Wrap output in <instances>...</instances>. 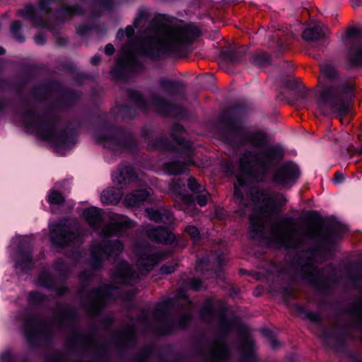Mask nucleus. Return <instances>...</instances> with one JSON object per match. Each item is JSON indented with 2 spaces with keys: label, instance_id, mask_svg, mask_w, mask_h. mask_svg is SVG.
<instances>
[{
  "label": "nucleus",
  "instance_id": "obj_16",
  "mask_svg": "<svg viewBox=\"0 0 362 362\" xmlns=\"http://www.w3.org/2000/svg\"><path fill=\"white\" fill-rule=\"evenodd\" d=\"M131 98L132 101L140 108L145 109L151 107L154 108L164 116L171 115L173 107L161 98H154L151 101L144 100L140 92H132Z\"/></svg>",
  "mask_w": 362,
  "mask_h": 362
},
{
  "label": "nucleus",
  "instance_id": "obj_1",
  "mask_svg": "<svg viewBox=\"0 0 362 362\" xmlns=\"http://www.w3.org/2000/svg\"><path fill=\"white\" fill-rule=\"evenodd\" d=\"M237 180L238 183L234 185V197L239 209L236 213L244 216L247 211H253L250 216V237L252 239L279 247L296 248L309 240L328 243L334 236L338 226H325L315 223L297 228L295 220L291 217L279 218L272 223L269 230H266L265 223L275 206L285 205L286 199L283 195L274 197L264 191L252 189L247 195L251 202H247L242 191L245 182L240 176L237 177Z\"/></svg>",
  "mask_w": 362,
  "mask_h": 362
},
{
  "label": "nucleus",
  "instance_id": "obj_36",
  "mask_svg": "<svg viewBox=\"0 0 362 362\" xmlns=\"http://www.w3.org/2000/svg\"><path fill=\"white\" fill-rule=\"evenodd\" d=\"M318 334L326 346L333 349H336V344L341 341L340 338L336 334L333 329L321 327Z\"/></svg>",
  "mask_w": 362,
  "mask_h": 362
},
{
  "label": "nucleus",
  "instance_id": "obj_43",
  "mask_svg": "<svg viewBox=\"0 0 362 362\" xmlns=\"http://www.w3.org/2000/svg\"><path fill=\"white\" fill-rule=\"evenodd\" d=\"M11 32L13 35V38L18 42H24L25 40V36L21 33L22 29V23L16 20L13 21L11 24Z\"/></svg>",
  "mask_w": 362,
  "mask_h": 362
},
{
  "label": "nucleus",
  "instance_id": "obj_11",
  "mask_svg": "<svg viewBox=\"0 0 362 362\" xmlns=\"http://www.w3.org/2000/svg\"><path fill=\"white\" fill-rule=\"evenodd\" d=\"M36 79V73L33 67H28L17 75L8 77L2 81L10 90H25L29 85L33 84Z\"/></svg>",
  "mask_w": 362,
  "mask_h": 362
},
{
  "label": "nucleus",
  "instance_id": "obj_33",
  "mask_svg": "<svg viewBox=\"0 0 362 362\" xmlns=\"http://www.w3.org/2000/svg\"><path fill=\"white\" fill-rule=\"evenodd\" d=\"M198 90H223L216 83V79L212 74H207L196 78Z\"/></svg>",
  "mask_w": 362,
  "mask_h": 362
},
{
  "label": "nucleus",
  "instance_id": "obj_42",
  "mask_svg": "<svg viewBox=\"0 0 362 362\" xmlns=\"http://www.w3.org/2000/svg\"><path fill=\"white\" fill-rule=\"evenodd\" d=\"M93 31H95L98 33L100 32V26L98 23H95L93 25L81 23L76 28V34L81 37H84L91 33Z\"/></svg>",
  "mask_w": 362,
  "mask_h": 362
},
{
  "label": "nucleus",
  "instance_id": "obj_27",
  "mask_svg": "<svg viewBox=\"0 0 362 362\" xmlns=\"http://www.w3.org/2000/svg\"><path fill=\"white\" fill-rule=\"evenodd\" d=\"M86 9L78 4L71 6H62L56 11V18L59 21H64L67 18H72L74 16H84Z\"/></svg>",
  "mask_w": 362,
  "mask_h": 362
},
{
  "label": "nucleus",
  "instance_id": "obj_26",
  "mask_svg": "<svg viewBox=\"0 0 362 362\" xmlns=\"http://www.w3.org/2000/svg\"><path fill=\"white\" fill-rule=\"evenodd\" d=\"M141 43L138 45L136 49L131 54L129 58L124 59L132 76L144 72L146 69L144 62L141 61L137 56H141V54L138 53V49ZM142 57L144 56L142 55Z\"/></svg>",
  "mask_w": 362,
  "mask_h": 362
},
{
  "label": "nucleus",
  "instance_id": "obj_20",
  "mask_svg": "<svg viewBox=\"0 0 362 362\" xmlns=\"http://www.w3.org/2000/svg\"><path fill=\"white\" fill-rule=\"evenodd\" d=\"M18 15L29 19L32 25L35 28H45L47 25V22L43 15L36 11L33 4H28L23 8L19 9Z\"/></svg>",
  "mask_w": 362,
  "mask_h": 362
},
{
  "label": "nucleus",
  "instance_id": "obj_12",
  "mask_svg": "<svg viewBox=\"0 0 362 362\" xmlns=\"http://www.w3.org/2000/svg\"><path fill=\"white\" fill-rule=\"evenodd\" d=\"M98 140L105 147L114 151L128 148L132 144L131 136H125L117 130H109L105 134L100 136Z\"/></svg>",
  "mask_w": 362,
  "mask_h": 362
},
{
  "label": "nucleus",
  "instance_id": "obj_57",
  "mask_svg": "<svg viewBox=\"0 0 362 362\" xmlns=\"http://www.w3.org/2000/svg\"><path fill=\"white\" fill-rule=\"evenodd\" d=\"M176 267V264L173 262H170L166 264L163 265L160 267V273L163 274H170L175 272Z\"/></svg>",
  "mask_w": 362,
  "mask_h": 362
},
{
  "label": "nucleus",
  "instance_id": "obj_9",
  "mask_svg": "<svg viewBox=\"0 0 362 362\" xmlns=\"http://www.w3.org/2000/svg\"><path fill=\"white\" fill-rule=\"evenodd\" d=\"M25 124L33 129L43 139L53 140L57 137V125L46 115L30 113L26 117Z\"/></svg>",
  "mask_w": 362,
  "mask_h": 362
},
{
  "label": "nucleus",
  "instance_id": "obj_10",
  "mask_svg": "<svg viewBox=\"0 0 362 362\" xmlns=\"http://www.w3.org/2000/svg\"><path fill=\"white\" fill-rule=\"evenodd\" d=\"M300 174V169L296 163L286 162L275 169L272 179L276 185L290 187L296 182Z\"/></svg>",
  "mask_w": 362,
  "mask_h": 362
},
{
  "label": "nucleus",
  "instance_id": "obj_63",
  "mask_svg": "<svg viewBox=\"0 0 362 362\" xmlns=\"http://www.w3.org/2000/svg\"><path fill=\"white\" fill-rule=\"evenodd\" d=\"M134 111L128 107H121L119 110V113L121 115L122 117H132L133 113Z\"/></svg>",
  "mask_w": 362,
  "mask_h": 362
},
{
  "label": "nucleus",
  "instance_id": "obj_17",
  "mask_svg": "<svg viewBox=\"0 0 362 362\" xmlns=\"http://www.w3.org/2000/svg\"><path fill=\"white\" fill-rule=\"evenodd\" d=\"M48 332L47 325L42 320L30 317L25 323V334L30 344L43 338Z\"/></svg>",
  "mask_w": 362,
  "mask_h": 362
},
{
  "label": "nucleus",
  "instance_id": "obj_51",
  "mask_svg": "<svg viewBox=\"0 0 362 362\" xmlns=\"http://www.w3.org/2000/svg\"><path fill=\"white\" fill-rule=\"evenodd\" d=\"M73 80L78 86H81L86 81L90 79L91 76L85 72H78L76 70L75 74H73Z\"/></svg>",
  "mask_w": 362,
  "mask_h": 362
},
{
  "label": "nucleus",
  "instance_id": "obj_15",
  "mask_svg": "<svg viewBox=\"0 0 362 362\" xmlns=\"http://www.w3.org/2000/svg\"><path fill=\"white\" fill-rule=\"evenodd\" d=\"M112 293V288L106 285L100 286L98 290L93 291L86 305L88 311L93 315L96 314L105 305Z\"/></svg>",
  "mask_w": 362,
  "mask_h": 362
},
{
  "label": "nucleus",
  "instance_id": "obj_18",
  "mask_svg": "<svg viewBox=\"0 0 362 362\" xmlns=\"http://www.w3.org/2000/svg\"><path fill=\"white\" fill-rule=\"evenodd\" d=\"M229 356V351L225 340L222 337H217L213 341L210 348L206 353V357L211 362H222Z\"/></svg>",
  "mask_w": 362,
  "mask_h": 362
},
{
  "label": "nucleus",
  "instance_id": "obj_4",
  "mask_svg": "<svg viewBox=\"0 0 362 362\" xmlns=\"http://www.w3.org/2000/svg\"><path fill=\"white\" fill-rule=\"evenodd\" d=\"M282 69H288L286 74H281L276 78L279 88L287 90H316L314 88H308L300 81L291 74L293 65L291 62L284 61ZM318 83L322 87L317 90H355L352 81L346 79L338 70L331 64L320 67V76Z\"/></svg>",
  "mask_w": 362,
  "mask_h": 362
},
{
  "label": "nucleus",
  "instance_id": "obj_2",
  "mask_svg": "<svg viewBox=\"0 0 362 362\" xmlns=\"http://www.w3.org/2000/svg\"><path fill=\"white\" fill-rule=\"evenodd\" d=\"M201 35V29L193 23H189L178 29L176 38L173 41L165 42L151 37L145 38L138 53L153 62H158L166 54L185 53Z\"/></svg>",
  "mask_w": 362,
  "mask_h": 362
},
{
  "label": "nucleus",
  "instance_id": "obj_29",
  "mask_svg": "<svg viewBox=\"0 0 362 362\" xmlns=\"http://www.w3.org/2000/svg\"><path fill=\"white\" fill-rule=\"evenodd\" d=\"M248 58L252 65L259 68L268 66L272 62L271 55L261 49L250 52Z\"/></svg>",
  "mask_w": 362,
  "mask_h": 362
},
{
  "label": "nucleus",
  "instance_id": "obj_22",
  "mask_svg": "<svg viewBox=\"0 0 362 362\" xmlns=\"http://www.w3.org/2000/svg\"><path fill=\"white\" fill-rule=\"evenodd\" d=\"M329 36V30L327 27H322L315 24L311 28H307L302 33V37L307 42L323 41Z\"/></svg>",
  "mask_w": 362,
  "mask_h": 362
},
{
  "label": "nucleus",
  "instance_id": "obj_21",
  "mask_svg": "<svg viewBox=\"0 0 362 362\" xmlns=\"http://www.w3.org/2000/svg\"><path fill=\"white\" fill-rule=\"evenodd\" d=\"M139 274L131 270L127 262H122L115 273V279L122 284H132L139 280Z\"/></svg>",
  "mask_w": 362,
  "mask_h": 362
},
{
  "label": "nucleus",
  "instance_id": "obj_25",
  "mask_svg": "<svg viewBox=\"0 0 362 362\" xmlns=\"http://www.w3.org/2000/svg\"><path fill=\"white\" fill-rule=\"evenodd\" d=\"M139 255L136 265L141 274L149 272L160 259L158 255L147 252Z\"/></svg>",
  "mask_w": 362,
  "mask_h": 362
},
{
  "label": "nucleus",
  "instance_id": "obj_53",
  "mask_svg": "<svg viewBox=\"0 0 362 362\" xmlns=\"http://www.w3.org/2000/svg\"><path fill=\"white\" fill-rule=\"evenodd\" d=\"M197 194V203L202 206H205L209 199V194L208 192L206 191L204 188H203L202 190H199V192Z\"/></svg>",
  "mask_w": 362,
  "mask_h": 362
},
{
  "label": "nucleus",
  "instance_id": "obj_37",
  "mask_svg": "<svg viewBox=\"0 0 362 362\" xmlns=\"http://www.w3.org/2000/svg\"><path fill=\"white\" fill-rule=\"evenodd\" d=\"M146 214L149 219L154 221H161L165 223H170L173 221V215L170 212L164 211L160 212L152 209H146Z\"/></svg>",
  "mask_w": 362,
  "mask_h": 362
},
{
  "label": "nucleus",
  "instance_id": "obj_35",
  "mask_svg": "<svg viewBox=\"0 0 362 362\" xmlns=\"http://www.w3.org/2000/svg\"><path fill=\"white\" fill-rule=\"evenodd\" d=\"M83 216L88 223L93 228L98 229L102 224V211L95 207L84 210Z\"/></svg>",
  "mask_w": 362,
  "mask_h": 362
},
{
  "label": "nucleus",
  "instance_id": "obj_23",
  "mask_svg": "<svg viewBox=\"0 0 362 362\" xmlns=\"http://www.w3.org/2000/svg\"><path fill=\"white\" fill-rule=\"evenodd\" d=\"M152 194L151 189H144L133 191L126 195L124 204L128 207H137L148 201Z\"/></svg>",
  "mask_w": 362,
  "mask_h": 362
},
{
  "label": "nucleus",
  "instance_id": "obj_19",
  "mask_svg": "<svg viewBox=\"0 0 362 362\" xmlns=\"http://www.w3.org/2000/svg\"><path fill=\"white\" fill-rule=\"evenodd\" d=\"M247 51L246 46H240L236 49L225 48L220 52V57L230 65L242 64L245 60Z\"/></svg>",
  "mask_w": 362,
  "mask_h": 362
},
{
  "label": "nucleus",
  "instance_id": "obj_14",
  "mask_svg": "<svg viewBox=\"0 0 362 362\" xmlns=\"http://www.w3.org/2000/svg\"><path fill=\"white\" fill-rule=\"evenodd\" d=\"M52 241L57 245L64 246L73 241L77 236L74 229L64 221L50 226Z\"/></svg>",
  "mask_w": 362,
  "mask_h": 362
},
{
  "label": "nucleus",
  "instance_id": "obj_52",
  "mask_svg": "<svg viewBox=\"0 0 362 362\" xmlns=\"http://www.w3.org/2000/svg\"><path fill=\"white\" fill-rule=\"evenodd\" d=\"M176 20L174 16L168 14H158L153 19V23L156 24H163L164 23H173Z\"/></svg>",
  "mask_w": 362,
  "mask_h": 362
},
{
  "label": "nucleus",
  "instance_id": "obj_48",
  "mask_svg": "<svg viewBox=\"0 0 362 362\" xmlns=\"http://www.w3.org/2000/svg\"><path fill=\"white\" fill-rule=\"evenodd\" d=\"M40 286L46 288H50L54 286V281L51 275L47 272H43L40 274L38 279Z\"/></svg>",
  "mask_w": 362,
  "mask_h": 362
},
{
  "label": "nucleus",
  "instance_id": "obj_64",
  "mask_svg": "<svg viewBox=\"0 0 362 362\" xmlns=\"http://www.w3.org/2000/svg\"><path fill=\"white\" fill-rule=\"evenodd\" d=\"M354 313L359 316L362 317V298L358 299L354 306Z\"/></svg>",
  "mask_w": 362,
  "mask_h": 362
},
{
  "label": "nucleus",
  "instance_id": "obj_55",
  "mask_svg": "<svg viewBox=\"0 0 362 362\" xmlns=\"http://www.w3.org/2000/svg\"><path fill=\"white\" fill-rule=\"evenodd\" d=\"M52 0H37L39 9L45 13H50Z\"/></svg>",
  "mask_w": 362,
  "mask_h": 362
},
{
  "label": "nucleus",
  "instance_id": "obj_3",
  "mask_svg": "<svg viewBox=\"0 0 362 362\" xmlns=\"http://www.w3.org/2000/svg\"><path fill=\"white\" fill-rule=\"evenodd\" d=\"M251 145L258 148L245 151L240 159L241 170L258 180H262L269 173L274 161L284 156L282 150L276 146H266L265 134L257 133L250 138Z\"/></svg>",
  "mask_w": 362,
  "mask_h": 362
},
{
  "label": "nucleus",
  "instance_id": "obj_13",
  "mask_svg": "<svg viewBox=\"0 0 362 362\" xmlns=\"http://www.w3.org/2000/svg\"><path fill=\"white\" fill-rule=\"evenodd\" d=\"M135 226V223L125 216L115 214L110 217L109 223L102 230L104 237L119 235Z\"/></svg>",
  "mask_w": 362,
  "mask_h": 362
},
{
  "label": "nucleus",
  "instance_id": "obj_62",
  "mask_svg": "<svg viewBox=\"0 0 362 362\" xmlns=\"http://www.w3.org/2000/svg\"><path fill=\"white\" fill-rule=\"evenodd\" d=\"M228 130L230 134L236 137H240L241 136V132L236 124L230 122L228 127Z\"/></svg>",
  "mask_w": 362,
  "mask_h": 362
},
{
  "label": "nucleus",
  "instance_id": "obj_45",
  "mask_svg": "<svg viewBox=\"0 0 362 362\" xmlns=\"http://www.w3.org/2000/svg\"><path fill=\"white\" fill-rule=\"evenodd\" d=\"M168 305L165 303L159 304L155 310L153 317L156 320L165 322L166 321V309Z\"/></svg>",
  "mask_w": 362,
  "mask_h": 362
},
{
  "label": "nucleus",
  "instance_id": "obj_58",
  "mask_svg": "<svg viewBox=\"0 0 362 362\" xmlns=\"http://www.w3.org/2000/svg\"><path fill=\"white\" fill-rule=\"evenodd\" d=\"M147 18H148L147 13L143 11H140L137 13V16H136V18L134 19L132 25H134L136 28H137L139 26L141 22L146 20Z\"/></svg>",
  "mask_w": 362,
  "mask_h": 362
},
{
  "label": "nucleus",
  "instance_id": "obj_40",
  "mask_svg": "<svg viewBox=\"0 0 362 362\" xmlns=\"http://www.w3.org/2000/svg\"><path fill=\"white\" fill-rule=\"evenodd\" d=\"M243 362H253L255 354L253 351V341L250 338L246 339L242 345Z\"/></svg>",
  "mask_w": 362,
  "mask_h": 362
},
{
  "label": "nucleus",
  "instance_id": "obj_59",
  "mask_svg": "<svg viewBox=\"0 0 362 362\" xmlns=\"http://www.w3.org/2000/svg\"><path fill=\"white\" fill-rule=\"evenodd\" d=\"M147 18H148L147 13L143 11H140L137 13V16H136V18L134 19L132 25H134L136 28H137L139 26L141 22L146 20Z\"/></svg>",
  "mask_w": 362,
  "mask_h": 362
},
{
  "label": "nucleus",
  "instance_id": "obj_31",
  "mask_svg": "<svg viewBox=\"0 0 362 362\" xmlns=\"http://www.w3.org/2000/svg\"><path fill=\"white\" fill-rule=\"evenodd\" d=\"M147 234L150 239L158 243L168 244L174 240V235L163 227L151 228Z\"/></svg>",
  "mask_w": 362,
  "mask_h": 362
},
{
  "label": "nucleus",
  "instance_id": "obj_61",
  "mask_svg": "<svg viewBox=\"0 0 362 362\" xmlns=\"http://www.w3.org/2000/svg\"><path fill=\"white\" fill-rule=\"evenodd\" d=\"M60 69L64 71H67L71 74H75L76 67L69 62H65L61 64Z\"/></svg>",
  "mask_w": 362,
  "mask_h": 362
},
{
  "label": "nucleus",
  "instance_id": "obj_50",
  "mask_svg": "<svg viewBox=\"0 0 362 362\" xmlns=\"http://www.w3.org/2000/svg\"><path fill=\"white\" fill-rule=\"evenodd\" d=\"M48 199L49 203L53 204H60L64 202L63 195L56 190H52L50 192Z\"/></svg>",
  "mask_w": 362,
  "mask_h": 362
},
{
  "label": "nucleus",
  "instance_id": "obj_5",
  "mask_svg": "<svg viewBox=\"0 0 362 362\" xmlns=\"http://www.w3.org/2000/svg\"><path fill=\"white\" fill-rule=\"evenodd\" d=\"M280 92L276 98L287 100L290 103H305L314 98L323 114L329 112L345 113L349 107L353 92Z\"/></svg>",
  "mask_w": 362,
  "mask_h": 362
},
{
  "label": "nucleus",
  "instance_id": "obj_41",
  "mask_svg": "<svg viewBox=\"0 0 362 362\" xmlns=\"http://www.w3.org/2000/svg\"><path fill=\"white\" fill-rule=\"evenodd\" d=\"M218 330L220 334L223 335H226L230 332L234 326V321L228 319L223 315H218Z\"/></svg>",
  "mask_w": 362,
  "mask_h": 362
},
{
  "label": "nucleus",
  "instance_id": "obj_44",
  "mask_svg": "<svg viewBox=\"0 0 362 362\" xmlns=\"http://www.w3.org/2000/svg\"><path fill=\"white\" fill-rule=\"evenodd\" d=\"M201 316L205 321H211L214 317L213 303L211 300H206L201 311Z\"/></svg>",
  "mask_w": 362,
  "mask_h": 362
},
{
  "label": "nucleus",
  "instance_id": "obj_38",
  "mask_svg": "<svg viewBox=\"0 0 362 362\" xmlns=\"http://www.w3.org/2000/svg\"><path fill=\"white\" fill-rule=\"evenodd\" d=\"M349 60L352 66H362V45L355 44L349 49Z\"/></svg>",
  "mask_w": 362,
  "mask_h": 362
},
{
  "label": "nucleus",
  "instance_id": "obj_39",
  "mask_svg": "<svg viewBox=\"0 0 362 362\" xmlns=\"http://www.w3.org/2000/svg\"><path fill=\"white\" fill-rule=\"evenodd\" d=\"M134 175V171L131 167H124L114 177V181L119 185H125L129 182Z\"/></svg>",
  "mask_w": 362,
  "mask_h": 362
},
{
  "label": "nucleus",
  "instance_id": "obj_6",
  "mask_svg": "<svg viewBox=\"0 0 362 362\" xmlns=\"http://www.w3.org/2000/svg\"><path fill=\"white\" fill-rule=\"evenodd\" d=\"M317 252L306 251L298 257L295 267L297 273L303 280L322 288L335 281V270L332 266H328L325 270L317 271L314 266Z\"/></svg>",
  "mask_w": 362,
  "mask_h": 362
},
{
  "label": "nucleus",
  "instance_id": "obj_24",
  "mask_svg": "<svg viewBox=\"0 0 362 362\" xmlns=\"http://www.w3.org/2000/svg\"><path fill=\"white\" fill-rule=\"evenodd\" d=\"M90 4V18H100L105 11H112L114 8V0H89Z\"/></svg>",
  "mask_w": 362,
  "mask_h": 362
},
{
  "label": "nucleus",
  "instance_id": "obj_7",
  "mask_svg": "<svg viewBox=\"0 0 362 362\" xmlns=\"http://www.w3.org/2000/svg\"><path fill=\"white\" fill-rule=\"evenodd\" d=\"M184 131L182 126L176 124L172 129V136L173 139L180 146L182 158L169 161L163 165V170L169 175H179L184 173L187 166L191 164L192 157L193 156V149L192 144L182 137L177 136L176 133H181Z\"/></svg>",
  "mask_w": 362,
  "mask_h": 362
},
{
  "label": "nucleus",
  "instance_id": "obj_30",
  "mask_svg": "<svg viewBox=\"0 0 362 362\" xmlns=\"http://www.w3.org/2000/svg\"><path fill=\"white\" fill-rule=\"evenodd\" d=\"M110 74L117 81H127L132 77L124 59L117 60L115 66L111 69Z\"/></svg>",
  "mask_w": 362,
  "mask_h": 362
},
{
  "label": "nucleus",
  "instance_id": "obj_56",
  "mask_svg": "<svg viewBox=\"0 0 362 362\" xmlns=\"http://www.w3.org/2000/svg\"><path fill=\"white\" fill-rule=\"evenodd\" d=\"M186 232L189 235L191 238L194 241H197L199 238V231L197 228L192 226H189L186 227Z\"/></svg>",
  "mask_w": 362,
  "mask_h": 362
},
{
  "label": "nucleus",
  "instance_id": "obj_47",
  "mask_svg": "<svg viewBox=\"0 0 362 362\" xmlns=\"http://www.w3.org/2000/svg\"><path fill=\"white\" fill-rule=\"evenodd\" d=\"M134 329L132 327H128L122 329L119 334V340L122 341H129L134 338Z\"/></svg>",
  "mask_w": 362,
  "mask_h": 362
},
{
  "label": "nucleus",
  "instance_id": "obj_8",
  "mask_svg": "<svg viewBox=\"0 0 362 362\" xmlns=\"http://www.w3.org/2000/svg\"><path fill=\"white\" fill-rule=\"evenodd\" d=\"M124 250L122 243L119 240H105L94 243L91 247V261L94 269L101 267L105 257L115 259Z\"/></svg>",
  "mask_w": 362,
  "mask_h": 362
},
{
  "label": "nucleus",
  "instance_id": "obj_54",
  "mask_svg": "<svg viewBox=\"0 0 362 362\" xmlns=\"http://www.w3.org/2000/svg\"><path fill=\"white\" fill-rule=\"evenodd\" d=\"M188 188L193 192L194 194H197L202 190L204 187L197 182V180L194 177H190L188 180Z\"/></svg>",
  "mask_w": 362,
  "mask_h": 362
},
{
  "label": "nucleus",
  "instance_id": "obj_34",
  "mask_svg": "<svg viewBox=\"0 0 362 362\" xmlns=\"http://www.w3.org/2000/svg\"><path fill=\"white\" fill-rule=\"evenodd\" d=\"M123 196L121 188L109 187L101 194V201L105 204H117Z\"/></svg>",
  "mask_w": 362,
  "mask_h": 362
},
{
  "label": "nucleus",
  "instance_id": "obj_32",
  "mask_svg": "<svg viewBox=\"0 0 362 362\" xmlns=\"http://www.w3.org/2000/svg\"><path fill=\"white\" fill-rule=\"evenodd\" d=\"M28 90H73L72 89L66 88L64 84L55 79L44 78L40 81L38 86L32 87Z\"/></svg>",
  "mask_w": 362,
  "mask_h": 362
},
{
  "label": "nucleus",
  "instance_id": "obj_46",
  "mask_svg": "<svg viewBox=\"0 0 362 362\" xmlns=\"http://www.w3.org/2000/svg\"><path fill=\"white\" fill-rule=\"evenodd\" d=\"M262 333L267 339L269 343L271 345V347L273 349H276L281 346V344L280 341L276 339L274 334L271 330L268 329H264L262 330Z\"/></svg>",
  "mask_w": 362,
  "mask_h": 362
},
{
  "label": "nucleus",
  "instance_id": "obj_28",
  "mask_svg": "<svg viewBox=\"0 0 362 362\" xmlns=\"http://www.w3.org/2000/svg\"><path fill=\"white\" fill-rule=\"evenodd\" d=\"M157 85L161 90H186L188 88L187 83L182 78L170 79L160 77Z\"/></svg>",
  "mask_w": 362,
  "mask_h": 362
},
{
  "label": "nucleus",
  "instance_id": "obj_49",
  "mask_svg": "<svg viewBox=\"0 0 362 362\" xmlns=\"http://www.w3.org/2000/svg\"><path fill=\"white\" fill-rule=\"evenodd\" d=\"M170 189L177 192L185 202H189L192 201V199L190 196L182 193L180 180H177L172 182L170 184Z\"/></svg>",
  "mask_w": 362,
  "mask_h": 362
},
{
  "label": "nucleus",
  "instance_id": "obj_60",
  "mask_svg": "<svg viewBox=\"0 0 362 362\" xmlns=\"http://www.w3.org/2000/svg\"><path fill=\"white\" fill-rule=\"evenodd\" d=\"M147 18H148L147 13L143 11H140L137 13V16H136V18L134 19L132 25H134L136 28H137L139 26L141 22L146 20Z\"/></svg>",
  "mask_w": 362,
  "mask_h": 362
}]
</instances>
